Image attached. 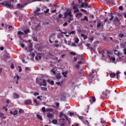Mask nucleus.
<instances>
[{
    "label": "nucleus",
    "instance_id": "1",
    "mask_svg": "<svg viewBox=\"0 0 126 126\" xmlns=\"http://www.w3.org/2000/svg\"><path fill=\"white\" fill-rule=\"evenodd\" d=\"M36 83L40 86H44L45 87L47 86V82L46 81V80H43L42 83L39 82V81L36 80Z\"/></svg>",
    "mask_w": 126,
    "mask_h": 126
},
{
    "label": "nucleus",
    "instance_id": "2",
    "mask_svg": "<svg viewBox=\"0 0 126 126\" xmlns=\"http://www.w3.org/2000/svg\"><path fill=\"white\" fill-rule=\"evenodd\" d=\"M3 4L4 6H6L7 8H13V6L8 1L4 2Z\"/></svg>",
    "mask_w": 126,
    "mask_h": 126
},
{
    "label": "nucleus",
    "instance_id": "3",
    "mask_svg": "<svg viewBox=\"0 0 126 126\" xmlns=\"http://www.w3.org/2000/svg\"><path fill=\"white\" fill-rule=\"evenodd\" d=\"M64 18H66L67 16H72V14H71V11L67 10L64 13Z\"/></svg>",
    "mask_w": 126,
    "mask_h": 126
},
{
    "label": "nucleus",
    "instance_id": "4",
    "mask_svg": "<svg viewBox=\"0 0 126 126\" xmlns=\"http://www.w3.org/2000/svg\"><path fill=\"white\" fill-rule=\"evenodd\" d=\"M28 47H29V50L28 49H27V47H26L25 48V50L27 51L28 52L29 51L31 52V51H33V49L32 48L33 47V44H32V43H30Z\"/></svg>",
    "mask_w": 126,
    "mask_h": 126
},
{
    "label": "nucleus",
    "instance_id": "5",
    "mask_svg": "<svg viewBox=\"0 0 126 126\" xmlns=\"http://www.w3.org/2000/svg\"><path fill=\"white\" fill-rule=\"evenodd\" d=\"M31 104H32V100L29 99V100H27L25 101V104L26 106H28V105H31Z\"/></svg>",
    "mask_w": 126,
    "mask_h": 126
},
{
    "label": "nucleus",
    "instance_id": "6",
    "mask_svg": "<svg viewBox=\"0 0 126 126\" xmlns=\"http://www.w3.org/2000/svg\"><path fill=\"white\" fill-rule=\"evenodd\" d=\"M47 117L48 119H54V114L48 113L47 114Z\"/></svg>",
    "mask_w": 126,
    "mask_h": 126
},
{
    "label": "nucleus",
    "instance_id": "7",
    "mask_svg": "<svg viewBox=\"0 0 126 126\" xmlns=\"http://www.w3.org/2000/svg\"><path fill=\"white\" fill-rule=\"evenodd\" d=\"M18 113V111H17V110H15L14 111H10V114H11V115H13V116H16Z\"/></svg>",
    "mask_w": 126,
    "mask_h": 126
},
{
    "label": "nucleus",
    "instance_id": "8",
    "mask_svg": "<svg viewBox=\"0 0 126 126\" xmlns=\"http://www.w3.org/2000/svg\"><path fill=\"white\" fill-rule=\"evenodd\" d=\"M67 20L68 21V22H71V21H73V18L72 17V16H69L68 17H67Z\"/></svg>",
    "mask_w": 126,
    "mask_h": 126
},
{
    "label": "nucleus",
    "instance_id": "9",
    "mask_svg": "<svg viewBox=\"0 0 126 126\" xmlns=\"http://www.w3.org/2000/svg\"><path fill=\"white\" fill-rule=\"evenodd\" d=\"M60 32H61V33L59 34V35L61 36V37H63V34H64L65 35H66V34L67 33V32H62L61 30H59Z\"/></svg>",
    "mask_w": 126,
    "mask_h": 126
},
{
    "label": "nucleus",
    "instance_id": "10",
    "mask_svg": "<svg viewBox=\"0 0 126 126\" xmlns=\"http://www.w3.org/2000/svg\"><path fill=\"white\" fill-rule=\"evenodd\" d=\"M41 11V9L39 8H36V9L35 10V11H34V13L35 15L37 14H39L38 12H39V11Z\"/></svg>",
    "mask_w": 126,
    "mask_h": 126
},
{
    "label": "nucleus",
    "instance_id": "11",
    "mask_svg": "<svg viewBox=\"0 0 126 126\" xmlns=\"http://www.w3.org/2000/svg\"><path fill=\"white\" fill-rule=\"evenodd\" d=\"M13 98H14V99H17V98H19V95L17 94L16 93H14L13 95Z\"/></svg>",
    "mask_w": 126,
    "mask_h": 126
},
{
    "label": "nucleus",
    "instance_id": "12",
    "mask_svg": "<svg viewBox=\"0 0 126 126\" xmlns=\"http://www.w3.org/2000/svg\"><path fill=\"white\" fill-rule=\"evenodd\" d=\"M110 76L111 78H114L115 77V76H116V73H114V72H111L110 74Z\"/></svg>",
    "mask_w": 126,
    "mask_h": 126
},
{
    "label": "nucleus",
    "instance_id": "13",
    "mask_svg": "<svg viewBox=\"0 0 126 126\" xmlns=\"http://www.w3.org/2000/svg\"><path fill=\"white\" fill-rule=\"evenodd\" d=\"M0 118H1V119H3L4 120L6 119V117L4 116V115L3 113H0Z\"/></svg>",
    "mask_w": 126,
    "mask_h": 126
},
{
    "label": "nucleus",
    "instance_id": "14",
    "mask_svg": "<svg viewBox=\"0 0 126 126\" xmlns=\"http://www.w3.org/2000/svg\"><path fill=\"white\" fill-rule=\"evenodd\" d=\"M108 57H109L110 61H112V62H115V61H116V58L115 57H110L109 55Z\"/></svg>",
    "mask_w": 126,
    "mask_h": 126
},
{
    "label": "nucleus",
    "instance_id": "15",
    "mask_svg": "<svg viewBox=\"0 0 126 126\" xmlns=\"http://www.w3.org/2000/svg\"><path fill=\"white\" fill-rule=\"evenodd\" d=\"M56 78H57V79H62V76H61V74H58L56 75Z\"/></svg>",
    "mask_w": 126,
    "mask_h": 126
},
{
    "label": "nucleus",
    "instance_id": "16",
    "mask_svg": "<svg viewBox=\"0 0 126 126\" xmlns=\"http://www.w3.org/2000/svg\"><path fill=\"white\" fill-rule=\"evenodd\" d=\"M37 117L40 120V121H43V118H42V116L39 114H36Z\"/></svg>",
    "mask_w": 126,
    "mask_h": 126
},
{
    "label": "nucleus",
    "instance_id": "17",
    "mask_svg": "<svg viewBox=\"0 0 126 126\" xmlns=\"http://www.w3.org/2000/svg\"><path fill=\"white\" fill-rule=\"evenodd\" d=\"M79 5L77 4H74L73 5V9H76L78 7Z\"/></svg>",
    "mask_w": 126,
    "mask_h": 126
},
{
    "label": "nucleus",
    "instance_id": "18",
    "mask_svg": "<svg viewBox=\"0 0 126 126\" xmlns=\"http://www.w3.org/2000/svg\"><path fill=\"white\" fill-rule=\"evenodd\" d=\"M67 72H68L67 71L63 72L62 74L63 75L64 77H67V76L66 75V74H67Z\"/></svg>",
    "mask_w": 126,
    "mask_h": 126
},
{
    "label": "nucleus",
    "instance_id": "19",
    "mask_svg": "<svg viewBox=\"0 0 126 126\" xmlns=\"http://www.w3.org/2000/svg\"><path fill=\"white\" fill-rule=\"evenodd\" d=\"M81 17L82 16V13H78L76 14V17Z\"/></svg>",
    "mask_w": 126,
    "mask_h": 126
},
{
    "label": "nucleus",
    "instance_id": "20",
    "mask_svg": "<svg viewBox=\"0 0 126 126\" xmlns=\"http://www.w3.org/2000/svg\"><path fill=\"white\" fill-rule=\"evenodd\" d=\"M17 35H20V36H23V35H24V33L22 32L19 31L17 33Z\"/></svg>",
    "mask_w": 126,
    "mask_h": 126
},
{
    "label": "nucleus",
    "instance_id": "21",
    "mask_svg": "<svg viewBox=\"0 0 126 126\" xmlns=\"http://www.w3.org/2000/svg\"><path fill=\"white\" fill-rule=\"evenodd\" d=\"M81 37H82V38H84V40H86V39H87V36H86V35L84 34L83 33H82L81 34Z\"/></svg>",
    "mask_w": 126,
    "mask_h": 126
},
{
    "label": "nucleus",
    "instance_id": "22",
    "mask_svg": "<svg viewBox=\"0 0 126 126\" xmlns=\"http://www.w3.org/2000/svg\"><path fill=\"white\" fill-rule=\"evenodd\" d=\"M75 44H78V42H79V39L77 37H75Z\"/></svg>",
    "mask_w": 126,
    "mask_h": 126
},
{
    "label": "nucleus",
    "instance_id": "23",
    "mask_svg": "<svg viewBox=\"0 0 126 126\" xmlns=\"http://www.w3.org/2000/svg\"><path fill=\"white\" fill-rule=\"evenodd\" d=\"M84 5V7H88V8H90V7H91V6L89 5L87 3H85Z\"/></svg>",
    "mask_w": 126,
    "mask_h": 126
},
{
    "label": "nucleus",
    "instance_id": "24",
    "mask_svg": "<svg viewBox=\"0 0 126 126\" xmlns=\"http://www.w3.org/2000/svg\"><path fill=\"white\" fill-rule=\"evenodd\" d=\"M61 101H64L65 100V96L64 95H61Z\"/></svg>",
    "mask_w": 126,
    "mask_h": 126
},
{
    "label": "nucleus",
    "instance_id": "25",
    "mask_svg": "<svg viewBox=\"0 0 126 126\" xmlns=\"http://www.w3.org/2000/svg\"><path fill=\"white\" fill-rule=\"evenodd\" d=\"M8 29L9 31H12V30H13V28L12 27V26H9Z\"/></svg>",
    "mask_w": 126,
    "mask_h": 126
},
{
    "label": "nucleus",
    "instance_id": "26",
    "mask_svg": "<svg viewBox=\"0 0 126 126\" xmlns=\"http://www.w3.org/2000/svg\"><path fill=\"white\" fill-rule=\"evenodd\" d=\"M52 124L54 125H57V124H58V120L54 119L52 121Z\"/></svg>",
    "mask_w": 126,
    "mask_h": 126
},
{
    "label": "nucleus",
    "instance_id": "27",
    "mask_svg": "<svg viewBox=\"0 0 126 126\" xmlns=\"http://www.w3.org/2000/svg\"><path fill=\"white\" fill-rule=\"evenodd\" d=\"M54 112V109L52 108H47L46 109V112Z\"/></svg>",
    "mask_w": 126,
    "mask_h": 126
},
{
    "label": "nucleus",
    "instance_id": "28",
    "mask_svg": "<svg viewBox=\"0 0 126 126\" xmlns=\"http://www.w3.org/2000/svg\"><path fill=\"white\" fill-rule=\"evenodd\" d=\"M102 25V23L99 22V23H97V24L96 25V27L97 28H99V27H101V26Z\"/></svg>",
    "mask_w": 126,
    "mask_h": 126
},
{
    "label": "nucleus",
    "instance_id": "29",
    "mask_svg": "<svg viewBox=\"0 0 126 126\" xmlns=\"http://www.w3.org/2000/svg\"><path fill=\"white\" fill-rule=\"evenodd\" d=\"M41 56H36L35 57V60L36 61H39V60H41Z\"/></svg>",
    "mask_w": 126,
    "mask_h": 126
},
{
    "label": "nucleus",
    "instance_id": "30",
    "mask_svg": "<svg viewBox=\"0 0 126 126\" xmlns=\"http://www.w3.org/2000/svg\"><path fill=\"white\" fill-rule=\"evenodd\" d=\"M120 73H121V72H118L116 73V75H117L116 78H117V79H119V78L120 77Z\"/></svg>",
    "mask_w": 126,
    "mask_h": 126
},
{
    "label": "nucleus",
    "instance_id": "31",
    "mask_svg": "<svg viewBox=\"0 0 126 126\" xmlns=\"http://www.w3.org/2000/svg\"><path fill=\"white\" fill-rule=\"evenodd\" d=\"M42 111L43 112V113H46V112H47V109H46V108L43 107L42 108Z\"/></svg>",
    "mask_w": 126,
    "mask_h": 126
},
{
    "label": "nucleus",
    "instance_id": "32",
    "mask_svg": "<svg viewBox=\"0 0 126 126\" xmlns=\"http://www.w3.org/2000/svg\"><path fill=\"white\" fill-rule=\"evenodd\" d=\"M18 8H23V6L22 5H20V4H18L17 5Z\"/></svg>",
    "mask_w": 126,
    "mask_h": 126
},
{
    "label": "nucleus",
    "instance_id": "33",
    "mask_svg": "<svg viewBox=\"0 0 126 126\" xmlns=\"http://www.w3.org/2000/svg\"><path fill=\"white\" fill-rule=\"evenodd\" d=\"M24 33H25V34H28V33H30V32L29 31V30H25L24 31Z\"/></svg>",
    "mask_w": 126,
    "mask_h": 126
},
{
    "label": "nucleus",
    "instance_id": "34",
    "mask_svg": "<svg viewBox=\"0 0 126 126\" xmlns=\"http://www.w3.org/2000/svg\"><path fill=\"white\" fill-rule=\"evenodd\" d=\"M74 9V13H77V12H79V9H78V8Z\"/></svg>",
    "mask_w": 126,
    "mask_h": 126
},
{
    "label": "nucleus",
    "instance_id": "35",
    "mask_svg": "<svg viewBox=\"0 0 126 126\" xmlns=\"http://www.w3.org/2000/svg\"><path fill=\"white\" fill-rule=\"evenodd\" d=\"M19 113L20 114H24V111H23V110H22V109H20L19 110Z\"/></svg>",
    "mask_w": 126,
    "mask_h": 126
},
{
    "label": "nucleus",
    "instance_id": "36",
    "mask_svg": "<svg viewBox=\"0 0 126 126\" xmlns=\"http://www.w3.org/2000/svg\"><path fill=\"white\" fill-rule=\"evenodd\" d=\"M75 33H76L75 31H72V32H70L69 33V34H70V35H71V34H75Z\"/></svg>",
    "mask_w": 126,
    "mask_h": 126
},
{
    "label": "nucleus",
    "instance_id": "37",
    "mask_svg": "<svg viewBox=\"0 0 126 126\" xmlns=\"http://www.w3.org/2000/svg\"><path fill=\"white\" fill-rule=\"evenodd\" d=\"M62 83H63V81H62L61 82H58L56 83V84L57 85H59V86H62Z\"/></svg>",
    "mask_w": 126,
    "mask_h": 126
},
{
    "label": "nucleus",
    "instance_id": "38",
    "mask_svg": "<svg viewBox=\"0 0 126 126\" xmlns=\"http://www.w3.org/2000/svg\"><path fill=\"white\" fill-rule=\"evenodd\" d=\"M33 102L36 104V106H38V105H39V103H38V102L37 101V99H34Z\"/></svg>",
    "mask_w": 126,
    "mask_h": 126
},
{
    "label": "nucleus",
    "instance_id": "39",
    "mask_svg": "<svg viewBox=\"0 0 126 126\" xmlns=\"http://www.w3.org/2000/svg\"><path fill=\"white\" fill-rule=\"evenodd\" d=\"M81 20H87V21H88V18H87V16H85L84 18L83 19H81Z\"/></svg>",
    "mask_w": 126,
    "mask_h": 126
},
{
    "label": "nucleus",
    "instance_id": "40",
    "mask_svg": "<svg viewBox=\"0 0 126 126\" xmlns=\"http://www.w3.org/2000/svg\"><path fill=\"white\" fill-rule=\"evenodd\" d=\"M14 78H17V80L18 81V80H19V76H18V75H16V76L14 77Z\"/></svg>",
    "mask_w": 126,
    "mask_h": 126
},
{
    "label": "nucleus",
    "instance_id": "41",
    "mask_svg": "<svg viewBox=\"0 0 126 126\" xmlns=\"http://www.w3.org/2000/svg\"><path fill=\"white\" fill-rule=\"evenodd\" d=\"M92 102H95L96 101V98H95L94 96H93L92 98Z\"/></svg>",
    "mask_w": 126,
    "mask_h": 126
},
{
    "label": "nucleus",
    "instance_id": "42",
    "mask_svg": "<svg viewBox=\"0 0 126 126\" xmlns=\"http://www.w3.org/2000/svg\"><path fill=\"white\" fill-rule=\"evenodd\" d=\"M124 36H125L124 33H120L119 34V37H120V38H123V37H124Z\"/></svg>",
    "mask_w": 126,
    "mask_h": 126
},
{
    "label": "nucleus",
    "instance_id": "43",
    "mask_svg": "<svg viewBox=\"0 0 126 126\" xmlns=\"http://www.w3.org/2000/svg\"><path fill=\"white\" fill-rule=\"evenodd\" d=\"M18 68L19 69V72H21V71H22V68H21V66H19Z\"/></svg>",
    "mask_w": 126,
    "mask_h": 126
},
{
    "label": "nucleus",
    "instance_id": "44",
    "mask_svg": "<svg viewBox=\"0 0 126 126\" xmlns=\"http://www.w3.org/2000/svg\"><path fill=\"white\" fill-rule=\"evenodd\" d=\"M84 4H85V3L84 2L82 3V4L80 5L81 7H85Z\"/></svg>",
    "mask_w": 126,
    "mask_h": 126
},
{
    "label": "nucleus",
    "instance_id": "45",
    "mask_svg": "<svg viewBox=\"0 0 126 126\" xmlns=\"http://www.w3.org/2000/svg\"><path fill=\"white\" fill-rule=\"evenodd\" d=\"M20 45L21 46V47H22V48H24V47H25V45H24V44H23V43H20Z\"/></svg>",
    "mask_w": 126,
    "mask_h": 126
},
{
    "label": "nucleus",
    "instance_id": "46",
    "mask_svg": "<svg viewBox=\"0 0 126 126\" xmlns=\"http://www.w3.org/2000/svg\"><path fill=\"white\" fill-rule=\"evenodd\" d=\"M78 118H79V120H81V121H82V120H83V116H78Z\"/></svg>",
    "mask_w": 126,
    "mask_h": 126
},
{
    "label": "nucleus",
    "instance_id": "47",
    "mask_svg": "<svg viewBox=\"0 0 126 126\" xmlns=\"http://www.w3.org/2000/svg\"><path fill=\"white\" fill-rule=\"evenodd\" d=\"M25 69L26 70H31L30 67H26Z\"/></svg>",
    "mask_w": 126,
    "mask_h": 126
},
{
    "label": "nucleus",
    "instance_id": "48",
    "mask_svg": "<svg viewBox=\"0 0 126 126\" xmlns=\"http://www.w3.org/2000/svg\"><path fill=\"white\" fill-rule=\"evenodd\" d=\"M49 84H51V85H54V81H50V82L49 83Z\"/></svg>",
    "mask_w": 126,
    "mask_h": 126
},
{
    "label": "nucleus",
    "instance_id": "49",
    "mask_svg": "<svg viewBox=\"0 0 126 126\" xmlns=\"http://www.w3.org/2000/svg\"><path fill=\"white\" fill-rule=\"evenodd\" d=\"M22 62L23 63H27V62H25V59H22Z\"/></svg>",
    "mask_w": 126,
    "mask_h": 126
},
{
    "label": "nucleus",
    "instance_id": "50",
    "mask_svg": "<svg viewBox=\"0 0 126 126\" xmlns=\"http://www.w3.org/2000/svg\"><path fill=\"white\" fill-rule=\"evenodd\" d=\"M63 116V112H61L60 115V118H62Z\"/></svg>",
    "mask_w": 126,
    "mask_h": 126
},
{
    "label": "nucleus",
    "instance_id": "51",
    "mask_svg": "<svg viewBox=\"0 0 126 126\" xmlns=\"http://www.w3.org/2000/svg\"><path fill=\"white\" fill-rule=\"evenodd\" d=\"M49 10H50L49 9H46V11H44V13H48V12H49Z\"/></svg>",
    "mask_w": 126,
    "mask_h": 126
},
{
    "label": "nucleus",
    "instance_id": "52",
    "mask_svg": "<svg viewBox=\"0 0 126 126\" xmlns=\"http://www.w3.org/2000/svg\"><path fill=\"white\" fill-rule=\"evenodd\" d=\"M52 13H55V12H57V9H55V10H53L52 11H51Z\"/></svg>",
    "mask_w": 126,
    "mask_h": 126
},
{
    "label": "nucleus",
    "instance_id": "53",
    "mask_svg": "<svg viewBox=\"0 0 126 126\" xmlns=\"http://www.w3.org/2000/svg\"><path fill=\"white\" fill-rule=\"evenodd\" d=\"M34 96H37V95H39V93L35 92L34 93Z\"/></svg>",
    "mask_w": 126,
    "mask_h": 126
},
{
    "label": "nucleus",
    "instance_id": "54",
    "mask_svg": "<svg viewBox=\"0 0 126 126\" xmlns=\"http://www.w3.org/2000/svg\"><path fill=\"white\" fill-rule=\"evenodd\" d=\"M33 41H35V42H37V41H38V40L37 39V37H33Z\"/></svg>",
    "mask_w": 126,
    "mask_h": 126
},
{
    "label": "nucleus",
    "instance_id": "55",
    "mask_svg": "<svg viewBox=\"0 0 126 126\" xmlns=\"http://www.w3.org/2000/svg\"><path fill=\"white\" fill-rule=\"evenodd\" d=\"M75 67H76V68H79V64H77Z\"/></svg>",
    "mask_w": 126,
    "mask_h": 126
},
{
    "label": "nucleus",
    "instance_id": "56",
    "mask_svg": "<svg viewBox=\"0 0 126 126\" xmlns=\"http://www.w3.org/2000/svg\"><path fill=\"white\" fill-rule=\"evenodd\" d=\"M41 89L42 90H47V88H45V87H41Z\"/></svg>",
    "mask_w": 126,
    "mask_h": 126
},
{
    "label": "nucleus",
    "instance_id": "57",
    "mask_svg": "<svg viewBox=\"0 0 126 126\" xmlns=\"http://www.w3.org/2000/svg\"><path fill=\"white\" fill-rule=\"evenodd\" d=\"M71 116H74V113H70V116L71 117Z\"/></svg>",
    "mask_w": 126,
    "mask_h": 126
},
{
    "label": "nucleus",
    "instance_id": "58",
    "mask_svg": "<svg viewBox=\"0 0 126 126\" xmlns=\"http://www.w3.org/2000/svg\"><path fill=\"white\" fill-rule=\"evenodd\" d=\"M119 9L120 10H123V6H120L119 7Z\"/></svg>",
    "mask_w": 126,
    "mask_h": 126
},
{
    "label": "nucleus",
    "instance_id": "59",
    "mask_svg": "<svg viewBox=\"0 0 126 126\" xmlns=\"http://www.w3.org/2000/svg\"><path fill=\"white\" fill-rule=\"evenodd\" d=\"M90 46H91V45H90V44H87L86 45V47H88V48H90Z\"/></svg>",
    "mask_w": 126,
    "mask_h": 126
},
{
    "label": "nucleus",
    "instance_id": "60",
    "mask_svg": "<svg viewBox=\"0 0 126 126\" xmlns=\"http://www.w3.org/2000/svg\"><path fill=\"white\" fill-rule=\"evenodd\" d=\"M71 55H72L73 56H75V52H71Z\"/></svg>",
    "mask_w": 126,
    "mask_h": 126
},
{
    "label": "nucleus",
    "instance_id": "61",
    "mask_svg": "<svg viewBox=\"0 0 126 126\" xmlns=\"http://www.w3.org/2000/svg\"><path fill=\"white\" fill-rule=\"evenodd\" d=\"M11 68H12V69L14 68V65L13 64H11Z\"/></svg>",
    "mask_w": 126,
    "mask_h": 126
},
{
    "label": "nucleus",
    "instance_id": "62",
    "mask_svg": "<svg viewBox=\"0 0 126 126\" xmlns=\"http://www.w3.org/2000/svg\"><path fill=\"white\" fill-rule=\"evenodd\" d=\"M63 26H67V23L65 22L63 25Z\"/></svg>",
    "mask_w": 126,
    "mask_h": 126
},
{
    "label": "nucleus",
    "instance_id": "63",
    "mask_svg": "<svg viewBox=\"0 0 126 126\" xmlns=\"http://www.w3.org/2000/svg\"><path fill=\"white\" fill-rule=\"evenodd\" d=\"M114 19V17L113 16H111V18L110 19V20H113Z\"/></svg>",
    "mask_w": 126,
    "mask_h": 126
},
{
    "label": "nucleus",
    "instance_id": "64",
    "mask_svg": "<svg viewBox=\"0 0 126 126\" xmlns=\"http://www.w3.org/2000/svg\"><path fill=\"white\" fill-rule=\"evenodd\" d=\"M124 52L125 55H126V49H124Z\"/></svg>",
    "mask_w": 126,
    "mask_h": 126
}]
</instances>
